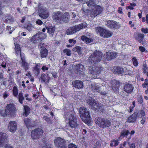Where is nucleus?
<instances>
[{"instance_id": "nucleus-19", "label": "nucleus", "mask_w": 148, "mask_h": 148, "mask_svg": "<svg viewBox=\"0 0 148 148\" xmlns=\"http://www.w3.org/2000/svg\"><path fill=\"white\" fill-rule=\"evenodd\" d=\"M72 84L74 87L78 88H82L83 87V83L80 80H75L72 82Z\"/></svg>"}, {"instance_id": "nucleus-23", "label": "nucleus", "mask_w": 148, "mask_h": 148, "mask_svg": "<svg viewBox=\"0 0 148 148\" xmlns=\"http://www.w3.org/2000/svg\"><path fill=\"white\" fill-rule=\"evenodd\" d=\"M125 69L121 67H117V66L114 67L112 70V72L114 73L121 74L123 73L124 74Z\"/></svg>"}, {"instance_id": "nucleus-53", "label": "nucleus", "mask_w": 148, "mask_h": 148, "mask_svg": "<svg viewBox=\"0 0 148 148\" xmlns=\"http://www.w3.org/2000/svg\"><path fill=\"white\" fill-rule=\"evenodd\" d=\"M36 23L37 24L40 25H41L43 24L42 21L40 19H38L36 21Z\"/></svg>"}, {"instance_id": "nucleus-48", "label": "nucleus", "mask_w": 148, "mask_h": 148, "mask_svg": "<svg viewBox=\"0 0 148 148\" xmlns=\"http://www.w3.org/2000/svg\"><path fill=\"white\" fill-rule=\"evenodd\" d=\"M18 99L19 102L21 103H23V101L24 99L23 95L21 93H19L18 95Z\"/></svg>"}, {"instance_id": "nucleus-43", "label": "nucleus", "mask_w": 148, "mask_h": 148, "mask_svg": "<svg viewBox=\"0 0 148 148\" xmlns=\"http://www.w3.org/2000/svg\"><path fill=\"white\" fill-rule=\"evenodd\" d=\"M125 70L124 74L128 75L130 76H131L133 74V72L132 71L127 69Z\"/></svg>"}, {"instance_id": "nucleus-9", "label": "nucleus", "mask_w": 148, "mask_h": 148, "mask_svg": "<svg viewBox=\"0 0 148 148\" xmlns=\"http://www.w3.org/2000/svg\"><path fill=\"white\" fill-rule=\"evenodd\" d=\"M46 37V34L42 32H38L33 36L30 40L34 43H36L41 42Z\"/></svg>"}, {"instance_id": "nucleus-16", "label": "nucleus", "mask_w": 148, "mask_h": 148, "mask_svg": "<svg viewBox=\"0 0 148 148\" xmlns=\"http://www.w3.org/2000/svg\"><path fill=\"white\" fill-rule=\"evenodd\" d=\"M89 88L94 92H97L102 94H105L101 92L100 91V88L98 86V85L94 83H92L90 85Z\"/></svg>"}, {"instance_id": "nucleus-22", "label": "nucleus", "mask_w": 148, "mask_h": 148, "mask_svg": "<svg viewBox=\"0 0 148 148\" xmlns=\"http://www.w3.org/2000/svg\"><path fill=\"white\" fill-rule=\"evenodd\" d=\"M75 69L77 72L83 75L84 73V66L82 64H78L75 66Z\"/></svg>"}, {"instance_id": "nucleus-35", "label": "nucleus", "mask_w": 148, "mask_h": 148, "mask_svg": "<svg viewBox=\"0 0 148 148\" xmlns=\"http://www.w3.org/2000/svg\"><path fill=\"white\" fill-rule=\"evenodd\" d=\"M94 0H90L86 2V3L89 7H94L95 5L96 2Z\"/></svg>"}, {"instance_id": "nucleus-11", "label": "nucleus", "mask_w": 148, "mask_h": 148, "mask_svg": "<svg viewBox=\"0 0 148 148\" xmlns=\"http://www.w3.org/2000/svg\"><path fill=\"white\" fill-rule=\"evenodd\" d=\"M128 131H122L121 132L120 136L118 138L117 140H114L111 141L110 144L111 146H116L119 144V141L123 138L125 136H126L128 134Z\"/></svg>"}, {"instance_id": "nucleus-33", "label": "nucleus", "mask_w": 148, "mask_h": 148, "mask_svg": "<svg viewBox=\"0 0 148 148\" xmlns=\"http://www.w3.org/2000/svg\"><path fill=\"white\" fill-rule=\"evenodd\" d=\"M4 19L5 21L10 22L11 23H13L14 20V18L9 15H6L5 16V19Z\"/></svg>"}, {"instance_id": "nucleus-39", "label": "nucleus", "mask_w": 148, "mask_h": 148, "mask_svg": "<svg viewBox=\"0 0 148 148\" xmlns=\"http://www.w3.org/2000/svg\"><path fill=\"white\" fill-rule=\"evenodd\" d=\"M40 72V68L37 66H35L33 72L36 75H38Z\"/></svg>"}, {"instance_id": "nucleus-20", "label": "nucleus", "mask_w": 148, "mask_h": 148, "mask_svg": "<svg viewBox=\"0 0 148 148\" xmlns=\"http://www.w3.org/2000/svg\"><path fill=\"white\" fill-rule=\"evenodd\" d=\"M87 25L86 23H83L78 25H75L73 27L76 32L79 31L81 29L87 27Z\"/></svg>"}, {"instance_id": "nucleus-17", "label": "nucleus", "mask_w": 148, "mask_h": 148, "mask_svg": "<svg viewBox=\"0 0 148 148\" xmlns=\"http://www.w3.org/2000/svg\"><path fill=\"white\" fill-rule=\"evenodd\" d=\"M93 11L92 12V14L93 16L95 17L99 14L102 11V8L98 5H95L94 7Z\"/></svg>"}, {"instance_id": "nucleus-25", "label": "nucleus", "mask_w": 148, "mask_h": 148, "mask_svg": "<svg viewBox=\"0 0 148 148\" xmlns=\"http://www.w3.org/2000/svg\"><path fill=\"white\" fill-rule=\"evenodd\" d=\"M104 119L98 117L96 118L95 121L96 124L99 127H101V126H102V125Z\"/></svg>"}, {"instance_id": "nucleus-24", "label": "nucleus", "mask_w": 148, "mask_h": 148, "mask_svg": "<svg viewBox=\"0 0 148 148\" xmlns=\"http://www.w3.org/2000/svg\"><path fill=\"white\" fill-rule=\"evenodd\" d=\"M133 87L132 84H126L125 85L124 91L127 93H129L132 92Z\"/></svg>"}, {"instance_id": "nucleus-13", "label": "nucleus", "mask_w": 148, "mask_h": 148, "mask_svg": "<svg viewBox=\"0 0 148 148\" xmlns=\"http://www.w3.org/2000/svg\"><path fill=\"white\" fill-rule=\"evenodd\" d=\"M56 146L59 147L60 148H66L64 140L59 137L56 138L54 140Z\"/></svg>"}, {"instance_id": "nucleus-8", "label": "nucleus", "mask_w": 148, "mask_h": 148, "mask_svg": "<svg viewBox=\"0 0 148 148\" xmlns=\"http://www.w3.org/2000/svg\"><path fill=\"white\" fill-rule=\"evenodd\" d=\"M88 70L89 73L92 75V78L95 79L98 77L97 76H93V75H97L99 73H102L104 71L103 68V67L98 66L90 67Z\"/></svg>"}, {"instance_id": "nucleus-3", "label": "nucleus", "mask_w": 148, "mask_h": 148, "mask_svg": "<svg viewBox=\"0 0 148 148\" xmlns=\"http://www.w3.org/2000/svg\"><path fill=\"white\" fill-rule=\"evenodd\" d=\"M86 100L87 103L91 106V107L95 110L103 112L104 110H107V108L106 106H101L98 102L96 101L90 97H87Z\"/></svg>"}, {"instance_id": "nucleus-12", "label": "nucleus", "mask_w": 148, "mask_h": 148, "mask_svg": "<svg viewBox=\"0 0 148 148\" xmlns=\"http://www.w3.org/2000/svg\"><path fill=\"white\" fill-rule=\"evenodd\" d=\"M39 15L41 18L46 19L49 16V12L45 8H40V5L39 6Z\"/></svg>"}, {"instance_id": "nucleus-44", "label": "nucleus", "mask_w": 148, "mask_h": 148, "mask_svg": "<svg viewBox=\"0 0 148 148\" xmlns=\"http://www.w3.org/2000/svg\"><path fill=\"white\" fill-rule=\"evenodd\" d=\"M138 117H140L141 118L144 117V116L145 115V113L144 111L141 110L140 113L137 114Z\"/></svg>"}, {"instance_id": "nucleus-52", "label": "nucleus", "mask_w": 148, "mask_h": 148, "mask_svg": "<svg viewBox=\"0 0 148 148\" xmlns=\"http://www.w3.org/2000/svg\"><path fill=\"white\" fill-rule=\"evenodd\" d=\"M142 31L145 34L148 33V29L146 28H142L141 29Z\"/></svg>"}, {"instance_id": "nucleus-51", "label": "nucleus", "mask_w": 148, "mask_h": 148, "mask_svg": "<svg viewBox=\"0 0 148 148\" xmlns=\"http://www.w3.org/2000/svg\"><path fill=\"white\" fill-rule=\"evenodd\" d=\"M68 148H77V146L71 143L69 145Z\"/></svg>"}, {"instance_id": "nucleus-59", "label": "nucleus", "mask_w": 148, "mask_h": 148, "mask_svg": "<svg viewBox=\"0 0 148 148\" xmlns=\"http://www.w3.org/2000/svg\"><path fill=\"white\" fill-rule=\"evenodd\" d=\"M132 104H133V106L132 107V108L130 109V112H131L132 111L134 108L135 106V102L134 101L133 102Z\"/></svg>"}, {"instance_id": "nucleus-7", "label": "nucleus", "mask_w": 148, "mask_h": 148, "mask_svg": "<svg viewBox=\"0 0 148 148\" xmlns=\"http://www.w3.org/2000/svg\"><path fill=\"white\" fill-rule=\"evenodd\" d=\"M95 30L97 34H99L100 36L104 38H108L111 36L112 33L108 29L100 27L95 28Z\"/></svg>"}, {"instance_id": "nucleus-18", "label": "nucleus", "mask_w": 148, "mask_h": 148, "mask_svg": "<svg viewBox=\"0 0 148 148\" xmlns=\"http://www.w3.org/2000/svg\"><path fill=\"white\" fill-rule=\"evenodd\" d=\"M21 59L22 62L21 64L22 66L25 70H27L29 67V64L25 61V55L23 53H21L20 52V54Z\"/></svg>"}, {"instance_id": "nucleus-15", "label": "nucleus", "mask_w": 148, "mask_h": 148, "mask_svg": "<svg viewBox=\"0 0 148 148\" xmlns=\"http://www.w3.org/2000/svg\"><path fill=\"white\" fill-rule=\"evenodd\" d=\"M17 124L14 121H10L8 125V130L10 132L14 133L17 129Z\"/></svg>"}, {"instance_id": "nucleus-46", "label": "nucleus", "mask_w": 148, "mask_h": 148, "mask_svg": "<svg viewBox=\"0 0 148 148\" xmlns=\"http://www.w3.org/2000/svg\"><path fill=\"white\" fill-rule=\"evenodd\" d=\"M63 52L66 54L68 56H70L71 55V51L69 49H65L63 50Z\"/></svg>"}, {"instance_id": "nucleus-54", "label": "nucleus", "mask_w": 148, "mask_h": 148, "mask_svg": "<svg viewBox=\"0 0 148 148\" xmlns=\"http://www.w3.org/2000/svg\"><path fill=\"white\" fill-rule=\"evenodd\" d=\"M43 44L42 42L40 43L38 45V48L41 49H43L45 48L44 47Z\"/></svg>"}, {"instance_id": "nucleus-5", "label": "nucleus", "mask_w": 148, "mask_h": 148, "mask_svg": "<svg viewBox=\"0 0 148 148\" xmlns=\"http://www.w3.org/2000/svg\"><path fill=\"white\" fill-rule=\"evenodd\" d=\"M16 108L13 104H8L6 107L5 111L3 110H1L0 114L3 116H5L8 115L13 116L16 112Z\"/></svg>"}, {"instance_id": "nucleus-14", "label": "nucleus", "mask_w": 148, "mask_h": 148, "mask_svg": "<svg viewBox=\"0 0 148 148\" xmlns=\"http://www.w3.org/2000/svg\"><path fill=\"white\" fill-rule=\"evenodd\" d=\"M8 136L5 133L0 132V147H2L7 139Z\"/></svg>"}, {"instance_id": "nucleus-34", "label": "nucleus", "mask_w": 148, "mask_h": 148, "mask_svg": "<svg viewBox=\"0 0 148 148\" xmlns=\"http://www.w3.org/2000/svg\"><path fill=\"white\" fill-rule=\"evenodd\" d=\"M25 112L23 114L22 116H27L29 114L30 112L29 108V107L25 106H24Z\"/></svg>"}, {"instance_id": "nucleus-55", "label": "nucleus", "mask_w": 148, "mask_h": 148, "mask_svg": "<svg viewBox=\"0 0 148 148\" xmlns=\"http://www.w3.org/2000/svg\"><path fill=\"white\" fill-rule=\"evenodd\" d=\"M139 50L142 52H144L145 50V48L142 46H140L139 48Z\"/></svg>"}, {"instance_id": "nucleus-58", "label": "nucleus", "mask_w": 148, "mask_h": 148, "mask_svg": "<svg viewBox=\"0 0 148 148\" xmlns=\"http://www.w3.org/2000/svg\"><path fill=\"white\" fill-rule=\"evenodd\" d=\"M122 8L119 7V8L118 12L120 14H122Z\"/></svg>"}, {"instance_id": "nucleus-47", "label": "nucleus", "mask_w": 148, "mask_h": 148, "mask_svg": "<svg viewBox=\"0 0 148 148\" xmlns=\"http://www.w3.org/2000/svg\"><path fill=\"white\" fill-rule=\"evenodd\" d=\"M29 31H31L34 28L32 25L30 23L27 24V26L25 27Z\"/></svg>"}, {"instance_id": "nucleus-38", "label": "nucleus", "mask_w": 148, "mask_h": 148, "mask_svg": "<svg viewBox=\"0 0 148 148\" xmlns=\"http://www.w3.org/2000/svg\"><path fill=\"white\" fill-rule=\"evenodd\" d=\"M73 51H74L77 52L79 54L81 55L82 54V50L81 47L78 46H77L73 48Z\"/></svg>"}, {"instance_id": "nucleus-57", "label": "nucleus", "mask_w": 148, "mask_h": 148, "mask_svg": "<svg viewBox=\"0 0 148 148\" xmlns=\"http://www.w3.org/2000/svg\"><path fill=\"white\" fill-rule=\"evenodd\" d=\"M42 69L44 71H46L48 69V68L47 67L45 66H43L42 68Z\"/></svg>"}, {"instance_id": "nucleus-61", "label": "nucleus", "mask_w": 148, "mask_h": 148, "mask_svg": "<svg viewBox=\"0 0 148 148\" xmlns=\"http://www.w3.org/2000/svg\"><path fill=\"white\" fill-rule=\"evenodd\" d=\"M142 118V120L140 121V123H141L142 124H143L144 123L145 121V118L144 117H143Z\"/></svg>"}, {"instance_id": "nucleus-50", "label": "nucleus", "mask_w": 148, "mask_h": 148, "mask_svg": "<svg viewBox=\"0 0 148 148\" xmlns=\"http://www.w3.org/2000/svg\"><path fill=\"white\" fill-rule=\"evenodd\" d=\"M15 28L13 27L12 29V27L11 26H7L6 29L7 31H9V33L11 34L12 33V32L14 30Z\"/></svg>"}, {"instance_id": "nucleus-42", "label": "nucleus", "mask_w": 148, "mask_h": 148, "mask_svg": "<svg viewBox=\"0 0 148 148\" xmlns=\"http://www.w3.org/2000/svg\"><path fill=\"white\" fill-rule=\"evenodd\" d=\"M144 35L143 34H139L137 37H136V39L140 42L143 38Z\"/></svg>"}, {"instance_id": "nucleus-63", "label": "nucleus", "mask_w": 148, "mask_h": 148, "mask_svg": "<svg viewBox=\"0 0 148 148\" xmlns=\"http://www.w3.org/2000/svg\"><path fill=\"white\" fill-rule=\"evenodd\" d=\"M43 119L44 120H45L46 121L48 122L49 121V119L47 116H44L43 117Z\"/></svg>"}, {"instance_id": "nucleus-37", "label": "nucleus", "mask_w": 148, "mask_h": 148, "mask_svg": "<svg viewBox=\"0 0 148 148\" xmlns=\"http://www.w3.org/2000/svg\"><path fill=\"white\" fill-rule=\"evenodd\" d=\"M24 121L25 124L26 125L27 127H29L30 126L32 127L34 125L31 124V122L30 119H29L26 118L24 120Z\"/></svg>"}, {"instance_id": "nucleus-4", "label": "nucleus", "mask_w": 148, "mask_h": 148, "mask_svg": "<svg viewBox=\"0 0 148 148\" xmlns=\"http://www.w3.org/2000/svg\"><path fill=\"white\" fill-rule=\"evenodd\" d=\"M53 18L57 22L66 23L69 21V15L68 13L66 12L62 14L59 12H56L54 13Z\"/></svg>"}, {"instance_id": "nucleus-2", "label": "nucleus", "mask_w": 148, "mask_h": 148, "mask_svg": "<svg viewBox=\"0 0 148 148\" xmlns=\"http://www.w3.org/2000/svg\"><path fill=\"white\" fill-rule=\"evenodd\" d=\"M79 112L82 121L88 126H91L92 121L90 117L88 110L85 107L82 106L79 108Z\"/></svg>"}, {"instance_id": "nucleus-31", "label": "nucleus", "mask_w": 148, "mask_h": 148, "mask_svg": "<svg viewBox=\"0 0 148 148\" xmlns=\"http://www.w3.org/2000/svg\"><path fill=\"white\" fill-rule=\"evenodd\" d=\"M15 45V53L17 56L18 55H19L21 52V48L20 45L16 43H14Z\"/></svg>"}, {"instance_id": "nucleus-26", "label": "nucleus", "mask_w": 148, "mask_h": 148, "mask_svg": "<svg viewBox=\"0 0 148 148\" xmlns=\"http://www.w3.org/2000/svg\"><path fill=\"white\" fill-rule=\"evenodd\" d=\"M46 29L47 30V32L51 36H52L54 34V31L55 30V27L52 26L49 27H46Z\"/></svg>"}, {"instance_id": "nucleus-49", "label": "nucleus", "mask_w": 148, "mask_h": 148, "mask_svg": "<svg viewBox=\"0 0 148 148\" xmlns=\"http://www.w3.org/2000/svg\"><path fill=\"white\" fill-rule=\"evenodd\" d=\"M13 94L15 96H16L18 94V92L17 88L14 86L13 87Z\"/></svg>"}, {"instance_id": "nucleus-27", "label": "nucleus", "mask_w": 148, "mask_h": 148, "mask_svg": "<svg viewBox=\"0 0 148 148\" xmlns=\"http://www.w3.org/2000/svg\"><path fill=\"white\" fill-rule=\"evenodd\" d=\"M82 40L86 44L90 43L93 41L91 38H89L85 36H83L81 37Z\"/></svg>"}, {"instance_id": "nucleus-21", "label": "nucleus", "mask_w": 148, "mask_h": 148, "mask_svg": "<svg viewBox=\"0 0 148 148\" xmlns=\"http://www.w3.org/2000/svg\"><path fill=\"white\" fill-rule=\"evenodd\" d=\"M117 23L116 22L113 21L109 20L107 22L106 25L109 27L114 28H117L118 27Z\"/></svg>"}, {"instance_id": "nucleus-62", "label": "nucleus", "mask_w": 148, "mask_h": 148, "mask_svg": "<svg viewBox=\"0 0 148 148\" xmlns=\"http://www.w3.org/2000/svg\"><path fill=\"white\" fill-rule=\"evenodd\" d=\"M126 8L127 10L128 9H130V10H133L134 9V8L133 7L131 6H127L126 7Z\"/></svg>"}, {"instance_id": "nucleus-60", "label": "nucleus", "mask_w": 148, "mask_h": 148, "mask_svg": "<svg viewBox=\"0 0 148 148\" xmlns=\"http://www.w3.org/2000/svg\"><path fill=\"white\" fill-rule=\"evenodd\" d=\"M4 30V28L3 26H0V34H1Z\"/></svg>"}, {"instance_id": "nucleus-1", "label": "nucleus", "mask_w": 148, "mask_h": 148, "mask_svg": "<svg viewBox=\"0 0 148 148\" xmlns=\"http://www.w3.org/2000/svg\"><path fill=\"white\" fill-rule=\"evenodd\" d=\"M102 53L99 51H96L94 52L88 58V62L90 64H96L99 62L101 59L103 60H110L112 59V57H111L110 55H108L107 54V52L106 54L103 56L104 58H101V56L102 55Z\"/></svg>"}, {"instance_id": "nucleus-30", "label": "nucleus", "mask_w": 148, "mask_h": 148, "mask_svg": "<svg viewBox=\"0 0 148 148\" xmlns=\"http://www.w3.org/2000/svg\"><path fill=\"white\" fill-rule=\"evenodd\" d=\"M41 57L42 58H46L48 54L47 50L45 48H44L40 50Z\"/></svg>"}, {"instance_id": "nucleus-45", "label": "nucleus", "mask_w": 148, "mask_h": 148, "mask_svg": "<svg viewBox=\"0 0 148 148\" xmlns=\"http://www.w3.org/2000/svg\"><path fill=\"white\" fill-rule=\"evenodd\" d=\"M132 60L133 65L136 66H137L138 65V63L136 58L135 57H133Z\"/></svg>"}, {"instance_id": "nucleus-32", "label": "nucleus", "mask_w": 148, "mask_h": 148, "mask_svg": "<svg viewBox=\"0 0 148 148\" xmlns=\"http://www.w3.org/2000/svg\"><path fill=\"white\" fill-rule=\"evenodd\" d=\"M76 33L73 27L68 28L66 31V33L67 35H71Z\"/></svg>"}, {"instance_id": "nucleus-28", "label": "nucleus", "mask_w": 148, "mask_h": 148, "mask_svg": "<svg viewBox=\"0 0 148 148\" xmlns=\"http://www.w3.org/2000/svg\"><path fill=\"white\" fill-rule=\"evenodd\" d=\"M136 113H135L128 118L127 121L130 123L134 122L136 120Z\"/></svg>"}, {"instance_id": "nucleus-40", "label": "nucleus", "mask_w": 148, "mask_h": 148, "mask_svg": "<svg viewBox=\"0 0 148 148\" xmlns=\"http://www.w3.org/2000/svg\"><path fill=\"white\" fill-rule=\"evenodd\" d=\"M93 148H101L100 142L95 141L94 143Z\"/></svg>"}, {"instance_id": "nucleus-64", "label": "nucleus", "mask_w": 148, "mask_h": 148, "mask_svg": "<svg viewBox=\"0 0 148 148\" xmlns=\"http://www.w3.org/2000/svg\"><path fill=\"white\" fill-rule=\"evenodd\" d=\"M130 148H135V145L134 144H132L129 146Z\"/></svg>"}, {"instance_id": "nucleus-6", "label": "nucleus", "mask_w": 148, "mask_h": 148, "mask_svg": "<svg viewBox=\"0 0 148 148\" xmlns=\"http://www.w3.org/2000/svg\"><path fill=\"white\" fill-rule=\"evenodd\" d=\"M64 115L66 120L69 121V123L70 127L72 128H76L77 126L76 117L69 112H65Z\"/></svg>"}, {"instance_id": "nucleus-10", "label": "nucleus", "mask_w": 148, "mask_h": 148, "mask_svg": "<svg viewBox=\"0 0 148 148\" xmlns=\"http://www.w3.org/2000/svg\"><path fill=\"white\" fill-rule=\"evenodd\" d=\"M43 132L41 129H37L33 130L31 133L32 138L33 140H36L41 136Z\"/></svg>"}, {"instance_id": "nucleus-56", "label": "nucleus", "mask_w": 148, "mask_h": 148, "mask_svg": "<svg viewBox=\"0 0 148 148\" xmlns=\"http://www.w3.org/2000/svg\"><path fill=\"white\" fill-rule=\"evenodd\" d=\"M69 42L70 43L73 42L74 44H75L76 43V41L75 40H73V39H69Z\"/></svg>"}, {"instance_id": "nucleus-36", "label": "nucleus", "mask_w": 148, "mask_h": 148, "mask_svg": "<svg viewBox=\"0 0 148 148\" xmlns=\"http://www.w3.org/2000/svg\"><path fill=\"white\" fill-rule=\"evenodd\" d=\"M110 125V122L109 120L104 119L103 123L101 126L102 128L109 127Z\"/></svg>"}, {"instance_id": "nucleus-29", "label": "nucleus", "mask_w": 148, "mask_h": 148, "mask_svg": "<svg viewBox=\"0 0 148 148\" xmlns=\"http://www.w3.org/2000/svg\"><path fill=\"white\" fill-rule=\"evenodd\" d=\"M10 64V62L9 60V58H7L5 59L4 61L2 62L1 66L5 68L8 66Z\"/></svg>"}, {"instance_id": "nucleus-41", "label": "nucleus", "mask_w": 148, "mask_h": 148, "mask_svg": "<svg viewBox=\"0 0 148 148\" xmlns=\"http://www.w3.org/2000/svg\"><path fill=\"white\" fill-rule=\"evenodd\" d=\"M107 54L108 55H110L111 57H112V59H113L115 58L117 55V53L113 52H107Z\"/></svg>"}]
</instances>
